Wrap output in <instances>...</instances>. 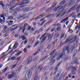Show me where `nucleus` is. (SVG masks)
<instances>
[{
    "label": "nucleus",
    "instance_id": "1",
    "mask_svg": "<svg viewBox=\"0 0 80 80\" xmlns=\"http://www.w3.org/2000/svg\"><path fill=\"white\" fill-rule=\"evenodd\" d=\"M76 38H77V36L73 37L70 39H69L70 38H69L68 40L64 42V43H68V44H70L71 43H74L75 42V40H76Z\"/></svg>",
    "mask_w": 80,
    "mask_h": 80
},
{
    "label": "nucleus",
    "instance_id": "2",
    "mask_svg": "<svg viewBox=\"0 0 80 80\" xmlns=\"http://www.w3.org/2000/svg\"><path fill=\"white\" fill-rule=\"evenodd\" d=\"M65 57V52H63L62 53L59 57L57 58V60H58L60 58H64Z\"/></svg>",
    "mask_w": 80,
    "mask_h": 80
},
{
    "label": "nucleus",
    "instance_id": "3",
    "mask_svg": "<svg viewBox=\"0 0 80 80\" xmlns=\"http://www.w3.org/2000/svg\"><path fill=\"white\" fill-rule=\"evenodd\" d=\"M70 67H72V70L71 72L72 73H73V74H75L76 73V69L74 67L72 66V67H69L68 68H67V70H68L69 69H70Z\"/></svg>",
    "mask_w": 80,
    "mask_h": 80
},
{
    "label": "nucleus",
    "instance_id": "4",
    "mask_svg": "<svg viewBox=\"0 0 80 80\" xmlns=\"http://www.w3.org/2000/svg\"><path fill=\"white\" fill-rule=\"evenodd\" d=\"M78 45V43H76V44H73L70 48V49L71 51H73V50H74L76 47H77Z\"/></svg>",
    "mask_w": 80,
    "mask_h": 80
},
{
    "label": "nucleus",
    "instance_id": "5",
    "mask_svg": "<svg viewBox=\"0 0 80 80\" xmlns=\"http://www.w3.org/2000/svg\"><path fill=\"white\" fill-rule=\"evenodd\" d=\"M46 33H45L44 34H43L42 37L40 38V40H42V43H43V41L46 39Z\"/></svg>",
    "mask_w": 80,
    "mask_h": 80
},
{
    "label": "nucleus",
    "instance_id": "6",
    "mask_svg": "<svg viewBox=\"0 0 80 80\" xmlns=\"http://www.w3.org/2000/svg\"><path fill=\"white\" fill-rule=\"evenodd\" d=\"M32 61V58L30 57L28 58V60L27 61L26 63V65H28Z\"/></svg>",
    "mask_w": 80,
    "mask_h": 80
},
{
    "label": "nucleus",
    "instance_id": "7",
    "mask_svg": "<svg viewBox=\"0 0 80 80\" xmlns=\"http://www.w3.org/2000/svg\"><path fill=\"white\" fill-rule=\"evenodd\" d=\"M27 24L25 23L24 25V27L23 28V27H21L19 28V30H22V33H24V31H25V27H27Z\"/></svg>",
    "mask_w": 80,
    "mask_h": 80
},
{
    "label": "nucleus",
    "instance_id": "8",
    "mask_svg": "<svg viewBox=\"0 0 80 80\" xmlns=\"http://www.w3.org/2000/svg\"><path fill=\"white\" fill-rule=\"evenodd\" d=\"M26 73L27 74V75L28 76V77H31L32 75V72L30 71V70L28 69L26 71Z\"/></svg>",
    "mask_w": 80,
    "mask_h": 80
},
{
    "label": "nucleus",
    "instance_id": "9",
    "mask_svg": "<svg viewBox=\"0 0 80 80\" xmlns=\"http://www.w3.org/2000/svg\"><path fill=\"white\" fill-rule=\"evenodd\" d=\"M16 73L12 72V74L9 75L8 77V78L9 79L10 78H13V77H14V75H16Z\"/></svg>",
    "mask_w": 80,
    "mask_h": 80
},
{
    "label": "nucleus",
    "instance_id": "10",
    "mask_svg": "<svg viewBox=\"0 0 80 80\" xmlns=\"http://www.w3.org/2000/svg\"><path fill=\"white\" fill-rule=\"evenodd\" d=\"M73 63H75L76 64H77V65H78V61L77 60V58H75L73 61Z\"/></svg>",
    "mask_w": 80,
    "mask_h": 80
},
{
    "label": "nucleus",
    "instance_id": "11",
    "mask_svg": "<svg viewBox=\"0 0 80 80\" xmlns=\"http://www.w3.org/2000/svg\"><path fill=\"white\" fill-rule=\"evenodd\" d=\"M68 19V18H66L64 19L63 20H62L60 22V23H65V22H66V21H67Z\"/></svg>",
    "mask_w": 80,
    "mask_h": 80
},
{
    "label": "nucleus",
    "instance_id": "12",
    "mask_svg": "<svg viewBox=\"0 0 80 80\" xmlns=\"http://www.w3.org/2000/svg\"><path fill=\"white\" fill-rule=\"evenodd\" d=\"M70 49V46H66L64 47L63 50H67V51H68Z\"/></svg>",
    "mask_w": 80,
    "mask_h": 80
},
{
    "label": "nucleus",
    "instance_id": "13",
    "mask_svg": "<svg viewBox=\"0 0 80 80\" xmlns=\"http://www.w3.org/2000/svg\"><path fill=\"white\" fill-rule=\"evenodd\" d=\"M29 0H23V1L21 2V4L20 5H23V4H25V3H27L28 1Z\"/></svg>",
    "mask_w": 80,
    "mask_h": 80
},
{
    "label": "nucleus",
    "instance_id": "14",
    "mask_svg": "<svg viewBox=\"0 0 80 80\" xmlns=\"http://www.w3.org/2000/svg\"><path fill=\"white\" fill-rule=\"evenodd\" d=\"M40 43V42H39V41L38 40L36 41V42L34 44V46H33V47H36L37 45L38 44Z\"/></svg>",
    "mask_w": 80,
    "mask_h": 80
},
{
    "label": "nucleus",
    "instance_id": "15",
    "mask_svg": "<svg viewBox=\"0 0 80 80\" xmlns=\"http://www.w3.org/2000/svg\"><path fill=\"white\" fill-rule=\"evenodd\" d=\"M18 46V44L17 42L15 43L13 47V48H14V49H15V48H17Z\"/></svg>",
    "mask_w": 80,
    "mask_h": 80
},
{
    "label": "nucleus",
    "instance_id": "16",
    "mask_svg": "<svg viewBox=\"0 0 80 80\" xmlns=\"http://www.w3.org/2000/svg\"><path fill=\"white\" fill-rule=\"evenodd\" d=\"M22 68V67L20 66L19 68L17 70L16 72V73L17 74L18 73V72H20V70H21V69Z\"/></svg>",
    "mask_w": 80,
    "mask_h": 80
},
{
    "label": "nucleus",
    "instance_id": "17",
    "mask_svg": "<svg viewBox=\"0 0 80 80\" xmlns=\"http://www.w3.org/2000/svg\"><path fill=\"white\" fill-rule=\"evenodd\" d=\"M10 58H11V60H15V58H16L15 57H13L11 58V57H10L9 58V59L8 60V61H9L10 60Z\"/></svg>",
    "mask_w": 80,
    "mask_h": 80
},
{
    "label": "nucleus",
    "instance_id": "18",
    "mask_svg": "<svg viewBox=\"0 0 80 80\" xmlns=\"http://www.w3.org/2000/svg\"><path fill=\"white\" fill-rule=\"evenodd\" d=\"M0 5H1L2 7H3V9L4 10H5V9L4 8V5H3V2L2 1H0Z\"/></svg>",
    "mask_w": 80,
    "mask_h": 80
},
{
    "label": "nucleus",
    "instance_id": "19",
    "mask_svg": "<svg viewBox=\"0 0 80 80\" xmlns=\"http://www.w3.org/2000/svg\"><path fill=\"white\" fill-rule=\"evenodd\" d=\"M54 16V14H52V15H49L46 16V18H48V17H52Z\"/></svg>",
    "mask_w": 80,
    "mask_h": 80
},
{
    "label": "nucleus",
    "instance_id": "20",
    "mask_svg": "<svg viewBox=\"0 0 80 80\" xmlns=\"http://www.w3.org/2000/svg\"><path fill=\"white\" fill-rule=\"evenodd\" d=\"M60 6H59L58 7H57L54 9V11L55 12V11H57V10H58L60 9Z\"/></svg>",
    "mask_w": 80,
    "mask_h": 80
},
{
    "label": "nucleus",
    "instance_id": "21",
    "mask_svg": "<svg viewBox=\"0 0 80 80\" xmlns=\"http://www.w3.org/2000/svg\"><path fill=\"white\" fill-rule=\"evenodd\" d=\"M12 23H13V21H9L8 22V25L9 26H10L11 25H12Z\"/></svg>",
    "mask_w": 80,
    "mask_h": 80
},
{
    "label": "nucleus",
    "instance_id": "22",
    "mask_svg": "<svg viewBox=\"0 0 80 80\" xmlns=\"http://www.w3.org/2000/svg\"><path fill=\"white\" fill-rule=\"evenodd\" d=\"M43 17V15H41L40 16H39L37 17V18H36V19H40V18H42V17Z\"/></svg>",
    "mask_w": 80,
    "mask_h": 80
},
{
    "label": "nucleus",
    "instance_id": "23",
    "mask_svg": "<svg viewBox=\"0 0 80 80\" xmlns=\"http://www.w3.org/2000/svg\"><path fill=\"white\" fill-rule=\"evenodd\" d=\"M52 35H51L50 34L48 33L47 34V37H48L51 38V37H52Z\"/></svg>",
    "mask_w": 80,
    "mask_h": 80
},
{
    "label": "nucleus",
    "instance_id": "24",
    "mask_svg": "<svg viewBox=\"0 0 80 80\" xmlns=\"http://www.w3.org/2000/svg\"><path fill=\"white\" fill-rule=\"evenodd\" d=\"M27 40L25 39L22 42V43H23L24 44H26V43H27Z\"/></svg>",
    "mask_w": 80,
    "mask_h": 80
},
{
    "label": "nucleus",
    "instance_id": "25",
    "mask_svg": "<svg viewBox=\"0 0 80 80\" xmlns=\"http://www.w3.org/2000/svg\"><path fill=\"white\" fill-rule=\"evenodd\" d=\"M77 52L78 51L77 50H75L74 51L73 53V55L74 57H75V55H76V54L77 53Z\"/></svg>",
    "mask_w": 80,
    "mask_h": 80
},
{
    "label": "nucleus",
    "instance_id": "26",
    "mask_svg": "<svg viewBox=\"0 0 80 80\" xmlns=\"http://www.w3.org/2000/svg\"><path fill=\"white\" fill-rule=\"evenodd\" d=\"M66 1H62L60 3V5H63V4H64V3H65Z\"/></svg>",
    "mask_w": 80,
    "mask_h": 80
},
{
    "label": "nucleus",
    "instance_id": "27",
    "mask_svg": "<svg viewBox=\"0 0 80 80\" xmlns=\"http://www.w3.org/2000/svg\"><path fill=\"white\" fill-rule=\"evenodd\" d=\"M62 29V28L60 27H58L57 29L56 30H57L58 31H60Z\"/></svg>",
    "mask_w": 80,
    "mask_h": 80
},
{
    "label": "nucleus",
    "instance_id": "28",
    "mask_svg": "<svg viewBox=\"0 0 80 80\" xmlns=\"http://www.w3.org/2000/svg\"><path fill=\"white\" fill-rule=\"evenodd\" d=\"M40 30H36V32H34V34H36V33H40Z\"/></svg>",
    "mask_w": 80,
    "mask_h": 80
},
{
    "label": "nucleus",
    "instance_id": "29",
    "mask_svg": "<svg viewBox=\"0 0 80 80\" xmlns=\"http://www.w3.org/2000/svg\"><path fill=\"white\" fill-rule=\"evenodd\" d=\"M40 30H36V32H34V34H36V33H40Z\"/></svg>",
    "mask_w": 80,
    "mask_h": 80
},
{
    "label": "nucleus",
    "instance_id": "30",
    "mask_svg": "<svg viewBox=\"0 0 80 80\" xmlns=\"http://www.w3.org/2000/svg\"><path fill=\"white\" fill-rule=\"evenodd\" d=\"M68 32L69 33H72L73 32V30L70 29H69Z\"/></svg>",
    "mask_w": 80,
    "mask_h": 80
},
{
    "label": "nucleus",
    "instance_id": "31",
    "mask_svg": "<svg viewBox=\"0 0 80 80\" xmlns=\"http://www.w3.org/2000/svg\"><path fill=\"white\" fill-rule=\"evenodd\" d=\"M0 23H1V24H3L4 23V21H3L2 19H0Z\"/></svg>",
    "mask_w": 80,
    "mask_h": 80
},
{
    "label": "nucleus",
    "instance_id": "32",
    "mask_svg": "<svg viewBox=\"0 0 80 80\" xmlns=\"http://www.w3.org/2000/svg\"><path fill=\"white\" fill-rule=\"evenodd\" d=\"M40 51V49H38V50L37 51V52L33 54V55H37V54L38 53V52Z\"/></svg>",
    "mask_w": 80,
    "mask_h": 80
},
{
    "label": "nucleus",
    "instance_id": "33",
    "mask_svg": "<svg viewBox=\"0 0 80 80\" xmlns=\"http://www.w3.org/2000/svg\"><path fill=\"white\" fill-rule=\"evenodd\" d=\"M17 63H16L11 68V69H13L14 68H15V67L17 66Z\"/></svg>",
    "mask_w": 80,
    "mask_h": 80
},
{
    "label": "nucleus",
    "instance_id": "34",
    "mask_svg": "<svg viewBox=\"0 0 80 80\" xmlns=\"http://www.w3.org/2000/svg\"><path fill=\"white\" fill-rule=\"evenodd\" d=\"M8 69V67H6L5 69L2 70V72H5L6 70H7Z\"/></svg>",
    "mask_w": 80,
    "mask_h": 80
},
{
    "label": "nucleus",
    "instance_id": "35",
    "mask_svg": "<svg viewBox=\"0 0 80 80\" xmlns=\"http://www.w3.org/2000/svg\"><path fill=\"white\" fill-rule=\"evenodd\" d=\"M35 41V38H33L32 39V40L31 41V43H33Z\"/></svg>",
    "mask_w": 80,
    "mask_h": 80
},
{
    "label": "nucleus",
    "instance_id": "36",
    "mask_svg": "<svg viewBox=\"0 0 80 80\" xmlns=\"http://www.w3.org/2000/svg\"><path fill=\"white\" fill-rule=\"evenodd\" d=\"M59 65H60V63L58 64V65L56 66V67L55 68V69L57 70L58 69V67H59Z\"/></svg>",
    "mask_w": 80,
    "mask_h": 80
},
{
    "label": "nucleus",
    "instance_id": "37",
    "mask_svg": "<svg viewBox=\"0 0 80 80\" xmlns=\"http://www.w3.org/2000/svg\"><path fill=\"white\" fill-rule=\"evenodd\" d=\"M24 52H27V48H24L23 50Z\"/></svg>",
    "mask_w": 80,
    "mask_h": 80
},
{
    "label": "nucleus",
    "instance_id": "38",
    "mask_svg": "<svg viewBox=\"0 0 80 80\" xmlns=\"http://www.w3.org/2000/svg\"><path fill=\"white\" fill-rule=\"evenodd\" d=\"M21 38L23 40H24V39H25V38H25V36H22Z\"/></svg>",
    "mask_w": 80,
    "mask_h": 80
},
{
    "label": "nucleus",
    "instance_id": "39",
    "mask_svg": "<svg viewBox=\"0 0 80 80\" xmlns=\"http://www.w3.org/2000/svg\"><path fill=\"white\" fill-rule=\"evenodd\" d=\"M53 58H54V57H53V56H52L51 57L49 58L50 61H51V60H52V59H53Z\"/></svg>",
    "mask_w": 80,
    "mask_h": 80
},
{
    "label": "nucleus",
    "instance_id": "40",
    "mask_svg": "<svg viewBox=\"0 0 80 80\" xmlns=\"http://www.w3.org/2000/svg\"><path fill=\"white\" fill-rule=\"evenodd\" d=\"M4 15L6 17H8V13H4Z\"/></svg>",
    "mask_w": 80,
    "mask_h": 80
},
{
    "label": "nucleus",
    "instance_id": "41",
    "mask_svg": "<svg viewBox=\"0 0 80 80\" xmlns=\"http://www.w3.org/2000/svg\"><path fill=\"white\" fill-rule=\"evenodd\" d=\"M38 79V76H36L34 78V80H37Z\"/></svg>",
    "mask_w": 80,
    "mask_h": 80
},
{
    "label": "nucleus",
    "instance_id": "42",
    "mask_svg": "<svg viewBox=\"0 0 80 80\" xmlns=\"http://www.w3.org/2000/svg\"><path fill=\"white\" fill-rule=\"evenodd\" d=\"M33 8H30L28 9L27 10L28 11H29V10H33Z\"/></svg>",
    "mask_w": 80,
    "mask_h": 80
},
{
    "label": "nucleus",
    "instance_id": "43",
    "mask_svg": "<svg viewBox=\"0 0 80 80\" xmlns=\"http://www.w3.org/2000/svg\"><path fill=\"white\" fill-rule=\"evenodd\" d=\"M8 19L9 20H12L13 19V17L12 16H10L8 18Z\"/></svg>",
    "mask_w": 80,
    "mask_h": 80
},
{
    "label": "nucleus",
    "instance_id": "44",
    "mask_svg": "<svg viewBox=\"0 0 80 80\" xmlns=\"http://www.w3.org/2000/svg\"><path fill=\"white\" fill-rule=\"evenodd\" d=\"M3 28L4 29H7V27L6 26H3Z\"/></svg>",
    "mask_w": 80,
    "mask_h": 80
},
{
    "label": "nucleus",
    "instance_id": "45",
    "mask_svg": "<svg viewBox=\"0 0 80 80\" xmlns=\"http://www.w3.org/2000/svg\"><path fill=\"white\" fill-rule=\"evenodd\" d=\"M55 62V60H53V61L51 63H52V64H53Z\"/></svg>",
    "mask_w": 80,
    "mask_h": 80
},
{
    "label": "nucleus",
    "instance_id": "46",
    "mask_svg": "<svg viewBox=\"0 0 80 80\" xmlns=\"http://www.w3.org/2000/svg\"><path fill=\"white\" fill-rule=\"evenodd\" d=\"M35 68V66H33V67H32L31 68V70H33Z\"/></svg>",
    "mask_w": 80,
    "mask_h": 80
},
{
    "label": "nucleus",
    "instance_id": "47",
    "mask_svg": "<svg viewBox=\"0 0 80 80\" xmlns=\"http://www.w3.org/2000/svg\"><path fill=\"white\" fill-rule=\"evenodd\" d=\"M20 52H18L17 53H16V56H18V55H20Z\"/></svg>",
    "mask_w": 80,
    "mask_h": 80
},
{
    "label": "nucleus",
    "instance_id": "48",
    "mask_svg": "<svg viewBox=\"0 0 80 80\" xmlns=\"http://www.w3.org/2000/svg\"><path fill=\"white\" fill-rule=\"evenodd\" d=\"M53 68L52 67H51L49 68V69L50 70H52L53 69Z\"/></svg>",
    "mask_w": 80,
    "mask_h": 80
},
{
    "label": "nucleus",
    "instance_id": "49",
    "mask_svg": "<svg viewBox=\"0 0 80 80\" xmlns=\"http://www.w3.org/2000/svg\"><path fill=\"white\" fill-rule=\"evenodd\" d=\"M77 6V4H76L72 8V9H74L75 7H76Z\"/></svg>",
    "mask_w": 80,
    "mask_h": 80
},
{
    "label": "nucleus",
    "instance_id": "50",
    "mask_svg": "<svg viewBox=\"0 0 80 80\" xmlns=\"http://www.w3.org/2000/svg\"><path fill=\"white\" fill-rule=\"evenodd\" d=\"M55 28H54L52 29L51 30V32H53V31H54V30H55Z\"/></svg>",
    "mask_w": 80,
    "mask_h": 80
},
{
    "label": "nucleus",
    "instance_id": "51",
    "mask_svg": "<svg viewBox=\"0 0 80 80\" xmlns=\"http://www.w3.org/2000/svg\"><path fill=\"white\" fill-rule=\"evenodd\" d=\"M63 37H64L63 35H62L60 38V40H62V38H63Z\"/></svg>",
    "mask_w": 80,
    "mask_h": 80
},
{
    "label": "nucleus",
    "instance_id": "52",
    "mask_svg": "<svg viewBox=\"0 0 80 80\" xmlns=\"http://www.w3.org/2000/svg\"><path fill=\"white\" fill-rule=\"evenodd\" d=\"M44 20H45V18H43L41 19L40 20V21L41 22H42V21H43Z\"/></svg>",
    "mask_w": 80,
    "mask_h": 80
},
{
    "label": "nucleus",
    "instance_id": "53",
    "mask_svg": "<svg viewBox=\"0 0 80 80\" xmlns=\"http://www.w3.org/2000/svg\"><path fill=\"white\" fill-rule=\"evenodd\" d=\"M18 27H19V26H18L14 28V30H16V29H17V28H18Z\"/></svg>",
    "mask_w": 80,
    "mask_h": 80
},
{
    "label": "nucleus",
    "instance_id": "54",
    "mask_svg": "<svg viewBox=\"0 0 80 80\" xmlns=\"http://www.w3.org/2000/svg\"><path fill=\"white\" fill-rule=\"evenodd\" d=\"M57 40H56L54 42H53L52 43V44L53 45H54V44H55V43H57Z\"/></svg>",
    "mask_w": 80,
    "mask_h": 80
},
{
    "label": "nucleus",
    "instance_id": "55",
    "mask_svg": "<svg viewBox=\"0 0 80 80\" xmlns=\"http://www.w3.org/2000/svg\"><path fill=\"white\" fill-rule=\"evenodd\" d=\"M43 28H40V29H39V30H40V32H42V31H43Z\"/></svg>",
    "mask_w": 80,
    "mask_h": 80
},
{
    "label": "nucleus",
    "instance_id": "56",
    "mask_svg": "<svg viewBox=\"0 0 80 80\" xmlns=\"http://www.w3.org/2000/svg\"><path fill=\"white\" fill-rule=\"evenodd\" d=\"M48 55H46L44 58V59L43 60L45 59V58H48Z\"/></svg>",
    "mask_w": 80,
    "mask_h": 80
},
{
    "label": "nucleus",
    "instance_id": "57",
    "mask_svg": "<svg viewBox=\"0 0 80 80\" xmlns=\"http://www.w3.org/2000/svg\"><path fill=\"white\" fill-rule=\"evenodd\" d=\"M6 55L5 54H4V55H3L1 58V59H2V58H3V57H5V56Z\"/></svg>",
    "mask_w": 80,
    "mask_h": 80
},
{
    "label": "nucleus",
    "instance_id": "58",
    "mask_svg": "<svg viewBox=\"0 0 80 80\" xmlns=\"http://www.w3.org/2000/svg\"><path fill=\"white\" fill-rule=\"evenodd\" d=\"M56 37H55V38H58V36H59V34H56Z\"/></svg>",
    "mask_w": 80,
    "mask_h": 80
},
{
    "label": "nucleus",
    "instance_id": "59",
    "mask_svg": "<svg viewBox=\"0 0 80 80\" xmlns=\"http://www.w3.org/2000/svg\"><path fill=\"white\" fill-rule=\"evenodd\" d=\"M21 58V57H18V58H17V60H20V59Z\"/></svg>",
    "mask_w": 80,
    "mask_h": 80
},
{
    "label": "nucleus",
    "instance_id": "60",
    "mask_svg": "<svg viewBox=\"0 0 80 80\" xmlns=\"http://www.w3.org/2000/svg\"><path fill=\"white\" fill-rule=\"evenodd\" d=\"M69 22H70V21H67L66 22V25H68V23H69Z\"/></svg>",
    "mask_w": 80,
    "mask_h": 80
},
{
    "label": "nucleus",
    "instance_id": "61",
    "mask_svg": "<svg viewBox=\"0 0 80 80\" xmlns=\"http://www.w3.org/2000/svg\"><path fill=\"white\" fill-rule=\"evenodd\" d=\"M11 47H12V45H10L8 47V49H10L11 48Z\"/></svg>",
    "mask_w": 80,
    "mask_h": 80
},
{
    "label": "nucleus",
    "instance_id": "62",
    "mask_svg": "<svg viewBox=\"0 0 80 80\" xmlns=\"http://www.w3.org/2000/svg\"><path fill=\"white\" fill-rule=\"evenodd\" d=\"M71 57L70 56H69L68 57L67 59H70Z\"/></svg>",
    "mask_w": 80,
    "mask_h": 80
},
{
    "label": "nucleus",
    "instance_id": "63",
    "mask_svg": "<svg viewBox=\"0 0 80 80\" xmlns=\"http://www.w3.org/2000/svg\"><path fill=\"white\" fill-rule=\"evenodd\" d=\"M78 18H80V13H79V14H78Z\"/></svg>",
    "mask_w": 80,
    "mask_h": 80
},
{
    "label": "nucleus",
    "instance_id": "64",
    "mask_svg": "<svg viewBox=\"0 0 80 80\" xmlns=\"http://www.w3.org/2000/svg\"><path fill=\"white\" fill-rule=\"evenodd\" d=\"M18 34H16L15 35V37H18Z\"/></svg>",
    "mask_w": 80,
    "mask_h": 80
}]
</instances>
